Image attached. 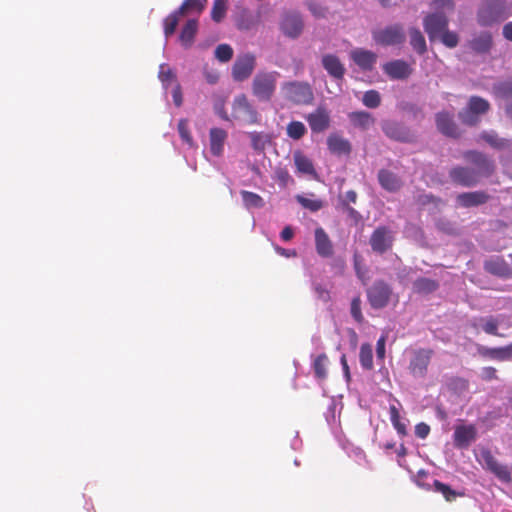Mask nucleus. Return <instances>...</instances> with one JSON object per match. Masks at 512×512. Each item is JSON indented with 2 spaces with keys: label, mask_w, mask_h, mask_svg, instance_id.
Returning a JSON list of instances; mask_svg holds the SVG:
<instances>
[{
  "label": "nucleus",
  "mask_w": 512,
  "mask_h": 512,
  "mask_svg": "<svg viewBox=\"0 0 512 512\" xmlns=\"http://www.w3.org/2000/svg\"><path fill=\"white\" fill-rule=\"evenodd\" d=\"M476 428L473 425H459L454 431V445L457 448H466L476 438Z\"/></svg>",
  "instance_id": "21"
},
{
  "label": "nucleus",
  "mask_w": 512,
  "mask_h": 512,
  "mask_svg": "<svg viewBox=\"0 0 512 512\" xmlns=\"http://www.w3.org/2000/svg\"><path fill=\"white\" fill-rule=\"evenodd\" d=\"M430 433V426L420 422L415 426V435L420 439H425Z\"/></svg>",
  "instance_id": "60"
},
{
  "label": "nucleus",
  "mask_w": 512,
  "mask_h": 512,
  "mask_svg": "<svg viewBox=\"0 0 512 512\" xmlns=\"http://www.w3.org/2000/svg\"><path fill=\"white\" fill-rule=\"evenodd\" d=\"M417 202L421 205L428 203H438L439 199L432 194H422L418 196Z\"/></svg>",
  "instance_id": "63"
},
{
  "label": "nucleus",
  "mask_w": 512,
  "mask_h": 512,
  "mask_svg": "<svg viewBox=\"0 0 512 512\" xmlns=\"http://www.w3.org/2000/svg\"><path fill=\"white\" fill-rule=\"evenodd\" d=\"M198 31L197 19H189L182 27L179 34V41L184 48H190L195 40Z\"/></svg>",
  "instance_id": "28"
},
{
  "label": "nucleus",
  "mask_w": 512,
  "mask_h": 512,
  "mask_svg": "<svg viewBox=\"0 0 512 512\" xmlns=\"http://www.w3.org/2000/svg\"><path fill=\"white\" fill-rule=\"evenodd\" d=\"M386 339L387 337L385 335H382L376 343V358L381 363L384 362L385 359V353H386Z\"/></svg>",
  "instance_id": "54"
},
{
  "label": "nucleus",
  "mask_w": 512,
  "mask_h": 512,
  "mask_svg": "<svg viewBox=\"0 0 512 512\" xmlns=\"http://www.w3.org/2000/svg\"><path fill=\"white\" fill-rule=\"evenodd\" d=\"M441 42L448 48H454L458 45L459 37L456 32L449 31L448 28L440 34Z\"/></svg>",
  "instance_id": "53"
},
{
  "label": "nucleus",
  "mask_w": 512,
  "mask_h": 512,
  "mask_svg": "<svg viewBox=\"0 0 512 512\" xmlns=\"http://www.w3.org/2000/svg\"><path fill=\"white\" fill-rule=\"evenodd\" d=\"M482 377L486 381H490L497 378V371L494 367H484L482 369Z\"/></svg>",
  "instance_id": "62"
},
{
  "label": "nucleus",
  "mask_w": 512,
  "mask_h": 512,
  "mask_svg": "<svg viewBox=\"0 0 512 512\" xmlns=\"http://www.w3.org/2000/svg\"><path fill=\"white\" fill-rule=\"evenodd\" d=\"M384 134L395 141L410 143L415 140V135L402 123L387 120L381 125Z\"/></svg>",
  "instance_id": "13"
},
{
  "label": "nucleus",
  "mask_w": 512,
  "mask_h": 512,
  "mask_svg": "<svg viewBox=\"0 0 512 512\" xmlns=\"http://www.w3.org/2000/svg\"><path fill=\"white\" fill-rule=\"evenodd\" d=\"M308 8L316 18H323L327 13V9L317 2H310Z\"/></svg>",
  "instance_id": "59"
},
{
  "label": "nucleus",
  "mask_w": 512,
  "mask_h": 512,
  "mask_svg": "<svg viewBox=\"0 0 512 512\" xmlns=\"http://www.w3.org/2000/svg\"><path fill=\"white\" fill-rule=\"evenodd\" d=\"M374 41L383 46L401 44L405 41V34L400 25H391L384 29L372 32Z\"/></svg>",
  "instance_id": "11"
},
{
  "label": "nucleus",
  "mask_w": 512,
  "mask_h": 512,
  "mask_svg": "<svg viewBox=\"0 0 512 512\" xmlns=\"http://www.w3.org/2000/svg\"><path fill=\"white\" fill-rule=\"evenodd\" d=\"M249 137L251 139V145L255 151H263L268 142V138L266 135L260 132H251L249 133Z\"/></svg>",
  "instance_id": "48"
},
{
  "label": "nucleus",
  "mask_w": 512,
  "mask_h": 512,
  "mask_svg": "<svg viewBox=\"0 0 512 512\" xmlns=\"http://www.w3.org/2000/svg\"><path fill=\"white\" fill-rule=\"evenodd\" d=\"M341 209L347 214L348 218L351 219L355 225L361 222V214L350 205L344 204V207H341Z\"/></svg>",
  "instance_id": "56"
},
{
  "label": "nucleus",
  "mask_w": 512,
  "mask_h": 512,
  "mask_svg": "<svg viewBox=\"0 0 512 512\" xmlns=\"http://www.w3.org/2000/svg\"><path fill=\"white\" fill-rule=\"evenodd\" d=\"M395 240L394 232L388 226H378L370 235L369 244L374 253L383 255L390 251Z\"/></svg>",
  "instance_id": "8"
},
{
  "label": "nucleus",
  "mask_w": 512,
  "mask_h": 512,
  "mask_svg": "<svg viewBox=\"0 0 512 512\" xmlns=\"http://www.w3.org/2000/svg\"><path fill=\"white\" fill-rule=\"evenodd\" d=\"M499 91L503 96L507 98H512V80L502 83L499 86Z\"/></svg>",
  "instance_id": "64"
},
{
  "label": "nucleus",
  "mask_w": 512,
  "mask_h": 512,
  "mask_svg": "<svg viewBox=\"0 0 512 512\" xmlns=\"http://www.w3.org/2000/svg\"><path fill=\"white\" fill-rule=\"evenodd\" d=\"M363 104L368 108H377L381 103V97L378 91H366L362 98Z\"/></svg>",
  "instance_id": "47"
},
{
  "label": "nucleus",
  "mask_w": 512,
  "mask_h": 512,
  "mask_svg": "<svg viewBox=\"0 0 512 512\" xmlns=\"http://www.w3.org/2000/svg\"><path fill=\"white\" fill-rule=\"evenodd\" d=\"M293 158L298 172L307 175L316 174L312 161L301 151L294 152Z\"/></svg>",
  "instance_id": "34"
},
{
  "label": "nucleus",
  "mask_w": 512,
  "mask_h": 512,
  "mask_svg": "<svg viewBox=\"0 0 512 512\" xmlns=\"http://www.w3.org/2000/svg\"><path fill=\"white\" fill-rule=\"evenodd\" d=\"M313 290L317 296V298L323 302H328L330 301L331 297H330V292L324 287L322 286L321 284L319 283H314L313 284Z\"/></svg>",
  "instance_id": "55"
},
{
  "label": "nucleus",
  "mask_w": 512,
  "mask_h": 512,
  "mask_svg": "<svg viewBox=\"0 0 512 512\" xmlns=\"http://www.w3.org/2000/svg\"><path fill=\"white\" fill-rule=\"evenodd\" d=\"M297 201L306 209L316 212L323 207V203L319 199H310L304 196H297Z\"/></svg>",
  "instance_id": "52"
},
{
  "label": "nucleus",
  "mask_w": 512,
  "mask_h": 512,
  "mask_svg": "<svg viewBox=\"0 0 512 512\" xmlns=\"http://www.w3.org/2000/svg\"><path fill=\"white\" fill-rule=\"evenodd\" d=\"M485 465L497 478L501 481L509 483L512 480V474L510 469L497 461V459L491 454L490 451H484L482 453Z\"/></svg>",
  "instance_id": "16"
},
{
  "label": "nucleus",
  "mask_w": 512,
  "mask_h": 512,
  "mask_svg": "<svg viewBox=\"0 0 512 512\" xmlns=\"http://www.w3.org/2000/svg\"><path fill=\"white\" fill-rule=\"evenodd\" d=\"M303 27L304 23L298 12L286 11L282 14L280 30L285 36L295 39L300 36L303 31Z\"/></svg>",
  "instance_id": "12"
},
{
  "label": "nucleus",
  "mask_w": 512,
  "mask_h": 512,
  "mask_svg": "<svg viewBox=\"0 0 512 512\" xmlns=\"http://www.w3.org/2000/svg\"><path fill=\"white\" fill-rule=\"evenodd\" d=\"M433 355L431 348L414 349L408 366L410 374L417 378L426 377Z\"/></svg>",
  "instance_id": "7"
},
{
  "label": "nucleus",
  "mask_w": 512,
  "mask_h": 512,
  "mask_svg": "<svg viewBox=\"0 0 512 512\" xmlns=\"http://www.w3.org/2000/svg\"><path fill=\"white\" fill-rule=\"evenodd\" d=\"M438 287H439V284L437 281L430 279V278H425V277H420V278L416 279L413 283V289L418 294L432 293V292L436 291L438 289Z\"/></svg>",
  "instance_id": "36"
},
{
  "label": "nucleus",
  "mask_w": 512,
  "mask_h": 512,
  "mask_svg": "<svg viewBox=\"0 0 512 512\" xmlns=\"http://www.w3.org/2000/svg\"><path fill=\"white\" fill-rule=\"evenodd\" d=\"M357 198V193L354 190L347 191L343 196H339L340 207H344V204H355L357 202Z\"/></svg>",
  "instance_id": "58"
},
{
  "label": "nucleus",
  "mask_w": 512,
  "mask_h": 512,
  "mask_svg": "<svg viewBox=\"0 0 512 512\" xmlns=\"http://www.w3.org/2000/svg\"><path fill=\"white\" fill-rule=\"evenodd\" d=\"M256 66V58L251 53H246L237 57L233 67L232 76L235 81H244L248 79Z\"/></svg>",
  "instance_id": "15"
},
{
  "label": "nucleus",
  "mask_w": 512,
  "mask_h": 512,
  "mask_svg": "<svg viewBox=\"0 0 512 512\" xmlns=\"http://www.w3.org/2000/svg\"><path fill=\"white\" fill-rule=\"evenodd\" d=\"M232 118L246 124H256L259 120L257 110L249 102L245 94L237 95L232 103Z\"/></svg>",
  "instance_id": "5"
},
{
  "label": "nucleus",
  "mask_w": 512,
  "mask_h": 512,
  "mask_svg": "<svg viewBox=\"0 0 512 512\" xmlns=\"http://www.w3.org/2000/svg\"><path fill=\"white\" fill-rule=\"evenodd\" d=\"M489 103L487 100L473 96L469 100L468 108L459 112L458 116L462 123L474 126L478 123V114H484L489 110Z\"/></svg>",
  "instance_id": "10"
},
{
  "label": "nucleus",
  "mask_w": 512,
  "mask_h": 512,
  "mask_svg": "<svg viewBox=\"0 0 512 512\" xmlns=\"http://www.w3.org/2000/svg\"><path fill=\"white\" fill-rule=\"evenodd\" d=\"M307 132L305 125L300 121H291L287 125V135L294 139H301Z\"/></svg>",
  "instance_id": "44"
},
{
  "label": "nucleus",
  "mask_w": 512,
  "mask_h": 512,
  "mask_svg": "<svg viewBox=\"0 0 512 512\" xmlns=\"http://www.w3.org/2000/svg\"><path fill=\"white\" fill-rule=\"evenodd\" d=\"M437 129L445 136L457 138L460 133L453 116L448 112H439L435 117Z\"/></svg>",
  "instance_id": "20"
},
{
  "label": "nucleus",
  "mask_w": 512,
  "mask_h": 512,
  "mask_svg": "<svg viewBox=\"0 0 512 512\" xmlns=\"http://www.w3.org/2000/svg\"><path fill=\"white\" fill-rule=\"evenodd\" d=\"M178 132L181 139L189 146L193 145V137L189 130V123L187 119H181L178 122Z\"/></svg>",
  "instance_id": "51"
},
{
  "label": "nucleus",
  "mask_w": 512,
  "mask_h": 512,
  "mask_svg": "<svg viewBox=\"0 0 512 512\" xmlns=\"http://www.w3.org/2000/svg\"><path fill=\"white\" fill-rule=\"evenodd\" d=\"M506 18L504 0H485L479 10L478 20L481 25L488 26Z\"/></svg>",
  "instance_id": "9"
},
{
  "label": "nucleus",
  "mask_w": 512,
  "mask_h": 512,
  "mask_svg": "<svg viewBox=\"0 0 512 512\" xmlns=\"http://www.w3.org/2000/svg\"><path fill=\"white\" fill-rule=\"evenodd\" d=\"M228 137L227 132L222 128H211L209 132L210 151L214 156H221L224 144Z\"/></svg>",
  "instance_id": "27"
},
{
  "label": "nucleus",
  "mask_w": 512,
  "mask_h": 512,
  "mask_svg": "<svg viewBox=\"0 0 512 512\" xmlns=\"http://www.w3.org/2000/svg\"><path fill=\"white\" fill-rule=\"evenodd\" d=\"M159 79L162 82L163 86L167 88L168 85L174 83L176 84V75L169 67L168 64H161L159 68Z\"/></svg>",
  "instance_id": "45"
},
{
  "label": "nucleus",
  "mask_w": 512,
  "mask_h": 512,
  "mask_svg": "<svg viewBox=\"0 0 512 512\" xmlns=\"http://www.w3.org/2000/svg\"><path fill=\"white\" fill-rule=\"evenodd\" d=\"M490 196L484 191L464 192L457 196V203L464 208L485 204Z\"/></svg>",
  "instance_id": "23"
},
{
  "label": "nucleus",
  "mask_w": 512,
  "mask_h": 512,
  "mask_svg": "<svg viewBox=\"0 0 512 512\" xmlns=\"http://www.w3.org/2000/svg\"><path fill=\"white\" fill-rule=\"evenodd\" d=\"M327 363L328 357L326 354L322 353L318 355L313 362V370L315 373V377L320 380L326 379L327 373Z\"/></svg>",
  "instance_id": "39"
},
{
  "label": "nucleus",
  "mask_w": 512,
  "mask_h": 512,
  "mask_svg": "<svg viewBox=\"0 0 512 512\" xmlns=\"http://www.w3.org/2000/svg\"><path fill=\"white\" fill-rule=\"evenodd\" d=\"M215 57L220 62H228L233 57V49L228 44H220L215 49Z\"/></svg>",
  "instance_id": "50"
},
{
  "label": "nucleus",
  "mask_w": 512,
  "mask_h": 512,
  "mask_svg": "<svg viewBox=\"0 0 512 512\" xmlns=\"http://www.w3.org/2000/svg\"><path fill=\"white\" fill-rule=\"evenodd\" d=\"M359 361L363 369H373V350L369 343H363L360 347Z\"/></svg>",
  "instance_id": "37"
},
{
  "label": "nucleus",
  "mask_w": 512,
  "mask_h": 512,
  "mask_svg": "<svg viewBox=\"0 0 512 512\" xmlns=\"http://www.w3.org/2000/svg\"><path fill=\"white\" fill-rule=\"evenodd\" d=\"M433 489L442 494L447 502L455 501L457 497H463L465 495L463 491L454 490L450 485L442 483L439 480L433 481Z\"/></svg>",
  "instance_id": "32"
},
{
  "label": "nucleus",
  "mask_w": 512,
  "mask_h": 512,
  "mask_svg": "<svg viewBox=\"0 0 512 512\" xmlns=\"http://www.w3.org/2000/svg\"><path fill=\"white\" fill-rule=\"evenodd\" d=\"M470 46L477 53H487L492 47L491 34L488 32L479 34L470 41Z\"/></svg>",
  "instance_id": "33"
},
{
  "label": "nucleus",
  "mask_w": 512,
  "mask_h": 512,
  "mask_svg": "<svg viewBox=\"0 0 512 512\" xmlns=\"http://www.w3.org/2000/svg\"><path fill=\"white\" fill-rule=\"evenodd\" d=\"M432 5L436 9H442L427 15L423 20L425 32L428 34L430 41L439 38L440 34L448 28V18L446 11H453L454 3L452 0H432Z\"/></svg>",
  "instance_id": "2"
},
{
  "label": "nucleus",
  "mask_w": 512,
  "mask_h": 512,
  "mask_svg": "<svg viewBox=\"0 0 512 512\" xmlns=\"http://www.w3.org/2000/svg\"><path fill=\"white\" fill-rule=\"evenodd\" d=\"M464 158L472 167L456 166L449 171L450 179L457 185L473 187L481 178L491 176L495 170L493 161L481 152L467 151Z\"/></svg>",
  "instance_id": "1"
},
{
  "label": "nucleus",
  "mask_w": 512,
  "mask_h": 512,
  "mask_svg": "<svg viewBox=\"0 0 512 512\" xmlns=\"http://www.w3.org/2000/svg\"><path fill=\"white\" fill-rule=\"evenodd\" d=\"M409 34L410 45L412 46L413 50L419 55L425 54L427 51V45L426 40L421 31L417 28H411L409 30Z\"/></svg>",
  "instance_id": "35"
},
{
  "label": "nucleus",
  "mask_w": 512,
  "mask_h": 512,
  "mask_svg": "<svg viewBox=\"0 0 512 512\" xmlns=\"http://www.w3.org/2000/svg\"><path fill=\"white\" fill-rule=\"evenodd\" d=\"M322 66L326 72L336 80H342L344 78L346 69L339 57L335 54H325L322 56Z\"/></svg>",
  "instance_id": "19"
},
{
  "label": "nucleus",
  "mask_w": 512,
  "mask_h": 512,
  "mask_svg": "<svg viewBox=\"0 0 512 512\" xmlns=\"http://www.w3.org/2000/svg\"><path fill=\"white\" fill-rule=\"evenodd\" d=\"M240 194L242 197L243 204L248 209L262 208L265 204L263 198L254 192L242 190Z\"/></svg>",
  "instance_id": "38"
},
{
  "label": "nucleus",
  "mask_w": 512,
  "mask_h": 512,
  "mask_svg": "<svg viewBox=\"0 0 512 512\" xmlns=\"http://www.w3.org/2000/svg\"><path fill=\"white\" fill-rule=\"evenodd\" d=\"M181 16L182 15L177 13V10H175L164 19L163 28L166 38L172 36L175 33Z\"/></svg>",
  "instance_id": "41"
},
{
  "label": "nucleus",
  "mask_w": 512,
  "mask_h": 512,
  "mask_svg": "<svg viewBox=\"0 0 512 512\" xmlns=\"http://www.w3.org/2000/svg\"><path fill=\"white\" fill-rule=\"evenodd\" d=\"M393 290L384 280H376L367 289V300L373 309L385 308L392 297Z\"/></svg>",
  "instance_id": "6"
},
{
  "label": "nucleus",
  "mask_w": 512,
  "mask_h": 512,
  "mask_svg": "<svg viewBox=\"0 0 512 512\" xmlns=\"http://www.w3.org/2000/svg\"><path fill=\"white\" fill-rule=\"evenodd\" d=\"M349 119L355 127L361 128L363 130L368 129L375 123L373 116L366 111L351 112L349 114Z\"/></svg>",
  "instance_id": "31"
},
{
  "label": "nucleus",
  "mask_w": 512,
  "mask_h": 512,
  "mask_svg": "<svg viewBox=\"0 0 512 512\" xmlns=\"http://www.w3.org/2000/svg\"><path fill=\"white\" fill-rule=\"evenodd\" d=\"M484 269L495 276L509 278L512 276V269L509 264L501 257L491 258L484 262Z\"/></svg>",
  "instance_id": "22"
},
{
  "label": "nucleus",
  "mask_w": 512,
  "mask_h": 512,
  "mask_svg": "<svg viewBox=\"0 0 512 512\" xmlns=\"http://www.w3.org/2000/svg\"><path fill=\"white\" fill-rule=\"evenodd\" d=\"M172 98H173L174 104L177 107H180L182 105V103H183L182 90H181V86L178 82H176V84L173 87Z\"/></svg>",
  "instance_id": "61"
},
{
  "label": "nucleus",
  "mask_w": 512,
  "mask_h": 512,
  "mask_svg": "<svg viewBox=\"0 0 512 512\" xmlns=\"http://www.w3.org/2000/svg\"><path fill=\"white\" fill-rule=\"evenodd\" d=\"M383 71L393 80H404L412 74L413 69L404 60H393L383 65Z\"/></svg>",
  "instance_id": "17"
},
{
  "label": "nucleus",
  "mask_w": 512,
  "mask_h": 512,
  "mask_svg": "<svg viewBox=\"0 0 512 512\" xmlns=\"http://www.w3.org/2000/svg\"><path fill=\"white\" fill-rule=\"evenodd\" d=\"M447 388L456 394H462L469 388V381L463 377L453 376L447 380Z\"/></svg>",
  "instance_id": "40"
},
{
  "label": "nucleus",
  "mask_w": 512,
  "mask_h": 512,
  "mask_svg": "<svg viewBox=\"0 0 512 512\" xmlns=\"http://www.w3.org/2000/svg\"><path fill=\"white\" fill-rule=\"evenodd\" d=\"M327 146L332 154L338 156L349 155L352 150L350 142L336 133H332L328 136Z\"/></svg>",
  "instance_id": "25"
},
{
  "label": "nucleus",
  "mask_w": 512,
  "mask_h": 512,
  "mask_svg": "<svg viewBox=\"0 0 512 512\" xmlns=\"http://www.w3.org/2000/svg\"><path fill=\"white\" fill-rule=\"evenodd\" d=\"M279 77L278 71H258L252 80V94L260 102L271 101L276 92Z\"/></svg>",
  "instance_id": "3"
},
{
  "label": "nucleus",
  "mask_w": 512,
  "mask_h": 512,
  "mask_svg": "<svg viewBox=\"0 0 512 512\" xmlns=\"http://www.w3.org/2000/svg\"><path fill=\"white\" fill-rule=\"evenodd\" d=\"M481 138L491 147L496 149H504L509 147V140L500 138L495 132H483Z\"/></svg>",
  "instance_id": "42"
},
{
  "label": "nucleus",
  "mask_w": 512,
  "mask_h": 512,
  "mask_svg": "<svg viewBox=\"0 0 512 512\" xmlns=\"http://www.w3.org/2000/svg\"><path fill=\"white\" fill-rule=\"evenodd\" d=\"M350 57L353 62L364 71H371L377 61L376 53L363 48L352 50Z\"/></svg>",
  "instance_id": "18"
},
{
  "label": "nucleus",
  "mask_w": 512,
  "mask_h": 512,
  "mask_svg": "<svg viewBox=\"0 0 512 512\" xmlns=\"http://www.w3.org/2000/svg\"><path fill=\"white\" fill-rule=\"evenodd\" d=\"M361 303L362 301L360 296H356L351 300L350 305L351 316L358 324H362L364 322V316L361 310Z\"/></svg>",
  "instance_id": "49"
},
{
  "label": "nucleus",
  "mask_w": 512,
  "mask_h": 512,
  "mask_svg": "<svg viewBox=\"0 0 512 512\" xmlns=\"http://www.w3.org/2000/svg\"><path fill=\"white\" fill-rule=\"evenodd\" d=\"M227 10L226 0H214L213 7L211 10V18L213 21L219 23L225 17Z\"/></svg>",
  "instance_id": "46"
},
{
  "label": "nucleus",
  "mask_w": 512,
  "mask_h": 512,
  "mask_svg": "<svg viewBox=\"0 0 512 512\" xmlns=\"http://www.w3.org/2000/svg\"><path fill=\"white\" fill-rule=\"evenodd\" d=\"M389 413L391 423L396 429L397 433L401 436L407 435L406 424L401 421L399 411L395 405H391L389 407Z\"/></svg>",
  "instance_id": "43"
},
{
  "label": "nucleus",
  "mask_w": 512,
  "mask_h": 512,
  "mask_svg": "<svg viewBox=\"0 0 512 512\" xmlns=\"http://www.w3.org/2000/svg\"><path fill=\"white\" fill-rule=\"evenodd\" d=\"M207 5V0H184L181 6L177 9V13L182 16L189 14L200 15Z\"/></svg>",
  "instance_id": "30"
},
{
  "label": "nucleus",
  "mask_w": 512,
  "mask_h": 512,
  "mask_svg": "<svg viewBox=\"0 0 512 512\" xmlns=\"http://www.w3.org/2000/svg\"><path fill=\"white\" fill-rule=\"evenodd\" d=\"M305 119L312 133H322L330 127V112L324 105H319L313 112L307 114Z\"/></svg>",
  "instance_id": "14"
},
{
  "label": "nucleus",
  "mask_w": 512,
  "mask_h": 512,
  "mask_svg": "<svg viewBox=\"0 0 512 512\" xmlns=\"http://www.w3.org/2000/svg\"><path fill=\"white\" fill-rule=\"evenodd\" d=\"M478 352L484 357L504 361L512 358V344L497 348L480 347Z\"/></svg>",
  "instance_id": "29"
},
{
  "label": "nucleus",
  "mask_w": 512,
  "mask_h": 512,
  "mask_svg": "<svg viewBox=\"0 0 512 512\" xmlns=\"http://www.w3.org/2000/svg\"><path fill=\"white\" fill-rule=\"evenodd\" d=\"M378 181L381 187L388 192H397L403 184L397 174L386 169L379 170Z\"/></svg>",
  "instance_id": "26"
},
{
  "label": "nucleus",
  "mask_w": 512,
  "mask_h": 512,
  "mask_svg": "<svg viewBox=\"0 0 512 512\" xmlns=\"http://www.w3.org/2000/svg\"><path fill=\"white\" fill-rule=\"evenodd\" d=\"M315 248L319 256L328 258L333 255V244L322 227L315 229Z\"/></svg>",
  "instance_id": "24"
},
{
  "label": "nucleus",
  "mask_w": 512,
  "mask_h": 512,
  "mask_svg": "<svg viewBox=\"0 0 512 512\" xmlns=\"http://www.w3.org/2000/svg\"><path fill=\"white\" fill-rule=\"evenodd\" d=\"M483 330L485 331V333L490 335H499L498 321L493 317L488 318L485 324L483 325Z\"/></svg>",
  "instance_id": "57"
},
{
  "label": "nucleus",
  "mask_w": 512,
  "mask_h": 512,
  "mask_svg": "<svg viewBox=\"0 0 512 512\" xmlns=\"http://www.w3.org/2000/svg\"><path fill=\"white\" fill-rule=\"evenodd\" d=\"M283 97L295 105H310L314 100L311 85L305 81H287L281 85Z\"/></svg>",
  "instance_id": "4"
}]
</instances>
